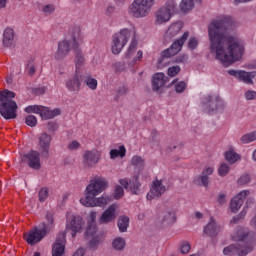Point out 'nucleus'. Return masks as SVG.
Segmentation results:
<instances>
[{"mask_svg": "<svg viewBox=\"0 0 256 256\" xmlns=\"http://www.w3.org/2000/svg\"><path fill=\"white\" fill-rule=\"evenodd\" d=\"M233 27H235V21L230 16H219L208 26L210 52L215 53L216 59L223 65H233L245 53V47L239 40L225 35V31Z\"/></svg>", "mask_w": 256, "mask_h": 256, "instance_id": "f257e3e1", "label": "nucleus"}, {"mask_svg": "<svg viewBox=\"0 0 256 256\" xmlns=\"http://www.w3.org/2000/svg\"><path fill=\"white\" fill-rule=\"evenodd\" d=\"M232 241H236L237 244H231L223 249V255L227 256H247L252 253L254 249L253 239L251 238V232L244 228H238L232 235Z\"/></svg>", "mask_w": 256, "mask_h": 256, "instance_id": "f03ea898", "label": "nucleus"}, {"mask_svg": "<svg viewBox=\"0 0 256 256\" xmlns=\"http://www.w3.org/2000/svg\"><path fill=\"white\" fill-rule=\"evenodd\" d=\"M83 225H85V222L80 216H72L68 218L66 222V230L58 234L56 242L52 246V256H63L65 253V243H67V240H65L66 233L71 231V236L75 238L77 233L83 231Z\"/></svg>", "mask_w": 256, "mask_h": 256, "instance_id": "7ed1b4c3", "label": "nucleus"}, {"mask_svg": "<svg viewBox=\"0 0 256 256\" xmlns=\"http://www.w3.org/2000/svg\"><path fill=\"white\" fill-rule=\"evenodd\" d=\"M55 218L53 214L48 212L46 214V222L39 224V226H35L33 229L29 231V233L24 234V239L28 245H37L40 243L48 233L53 231V227L55 226Z\"/></svg>", "mask_w": 256, "mask_h": 256, "instance_id": "20e7f679", "label": "nucleus"}, {"mask_svg": "<svg viewBox=\"0 0 256 256\" xmlns=\"http://www.w3.org/2000/svg\"><path fill=\"white\" fill-rule=\"evenodd\" d=\"M15 94L9 90L0 92V115L6 120L17 119V102L13 101Z\"/></svg>", "mask_w": 256, "mask_h": 256, "instance_id": "39448f33", "label": "nucleus"}, {"mask_svg": "<svg viewBox=\"0 0 256 256\" xmlns=\"http://www.w3.org/2000/svg\"><path fill=\"white\" fill-rule=\"evenodd\" d=\"M155 0H134L128 8V13L135 19H143L151 13Z\"/></svg>", "mask_w": 256, "mask_h": 256, "instance_id": "423d86ee", "label": "nucleus"}, {"mask_svg": "<svg viewBox=\"0 0 256 256\" xmlns=\"http://www.w3.org/2000/svg\"><path fill=\"white\" fill-rule=\"evenodd\" d=\"M108 183L104 178H96L91 180L90 184L86 187V196L85 198L80 199V203H85L90 199H95L97 195L103 193L108 187Z\"/></svg>", "mask_w": 256, "mask_h": 256, "instance_id": "0eeeda50", "label": "nucleus"}, {"mask_svg": "<svg viewBox=\"0 0 256 256\" xmlns=\"http://www.w3.org/2000/svg\"><path fill=\"white\" fill-rule=\"evenodd\" d=\"M202 105L206 113H217V111H223L225 109V101L217 94L204 96Z\"/></svg>", "mask_w": 256, "mask_h": 256, "instance_id": "6e6552de", "label": "nucleus"}, {"mask_svg": "<svg viewBox=\"0 0 256 256\" xmlns=\"http://www.w3.org/2000/svg\"><path fill=\"white\" fill-rule=\"evenodd\" d=\"M129 39H131V32L129 29H122L120 32L115 33L112 36L111 49L113 55H119L123 51V47L127 45Z\"/></svg>", "mask_w": 256, "mask_h": 256, "instance_id": "1a4fd4ad", "label": "nucleus"}, {"mask_svg": "<svg viewBox=\"0 0 256 256\" xmlns=\"http://www.w3.org/2000/svg\"><path fill=\"white\" fill-rule=\"evenodd\" d=\"M82 163L86 169L95 167L101 161V152L97 149L86 150L82 155Z\"/></svg>", "mask_w": 256, "mask_h": 256, "instance_id": "9d476101", "label": "nucleus"}, {"mask_svg": "<svg viewBox=\"0 0 256 256\" xmlns=\"http://www.w3.org/2000/svg\"><path fill=\"white\" fill-rule=\"evenodd\" d=\"M22 161L27 163L31 169H41V154L38 151L31 150L22 156Z\"/></svg>", "mask_w": 256, "mask_h": 256, "instance_id": "9b49d317", "label": "nucleus"}, {"mask_svg": "<svg viewBox=\"0 0 256 256\" xmlns=\"http://www.w3.org/2000/svg\"><path fill=\"white\" fill-rule=\"evenodd\" d=\"M71 49H75L71 40L60 41L58 43V49L54 54V59H56V61H63V59L71 53Z\"/></svg>", "mask_w": 256, "mask_h": 256, "instance_id": "f8f14e48", "label": "nucleus"}, {"mask_svg": "<svg viewBox=\"0 0 256 256\" xmlns=\"http://www.w3.org/2000/svg\"><path fill=\"white\" fill-rule=\"evenodd\" d=\"M119 183L124 189H130L132 195H139L141 193V182H139V175L133 176L130 180L123 178Z\"/></svg>", "mask_w": 256, "mask_h": 256, "instance_id": "ddd939ff", "label": "nucleus"}, {"mask_svg": "<svg viewBox=\"0 0 256 256\" xmlns=\"http://www.w3.org/2000/svg\"><path fill=\"white\" fill-rule=\"evenodd\" d=\"M83 81V74L81 71L76 70L74 76L66 81V88L72 93H79L81 91V82Z\"/></svg>", "mask_w": 256, "mask_h": 256, "instance_id": "4468645a", "label": "nucleus"}, {"mask_svg": "<svg viewBox=\"0 0 256 256\" xmlns=\"http://www.w3.org/2000/svg\"><path fill=\"white\" fill-rule=\"evenodd\" d=\"M228 73L232 77H237L239 81H243V83H246V85H253V79L256 77V72H247L243 70H229Z\"/></svg>", "mask_w": 256, "mask_h": 256, "instance_id": "2eb2a0df", "label": "nucleus"}, {"mask_svg": "<svg viewBox=\"0 0 256 256\" xmlns=\"http://www.w3.org/2000/svg\"><path fill=\"white\" fill-rule=\"evenodd\" d=\"M251 192L249 190L241 191L237 196L232 198L230 202V209L232 213H237L241 207H243V203H245V199L250 195Z\"/></svg>", "mask_w": 256, "mask_h": 256, "instance_id": "dca6fc26", "label": "nucleus"}, {"mask_svg": "<svg viewBox=\"0 0 256 256\" xmlns=\"http://www.w3.org/2000/svg\"><path fill=\"white\" fill-rule=\"evenodd\" d=\"M203 231L208 237H217L223 231V226L215 218L211 217Z\"/></svg>", "mask_w": 256, "mask_h": 256, "instance_id": "f3484780", "label": "nucleus"}, {"mask_svg": "<svg viewBox=\"0 0 256 256\" xmlns=\"http://www.w3.org/2000/svg\"><path fill=\"white\" fill-rule=\"evenodd\" d=\"M165 191L166 188L163 185V182L161 180H156L154 181L153 186L146 197L148 201H151V199H159V197H161V195H163Z\"/></svg>", "mask_w": 256, "mask_h": 256, "instance_id": "a211bd4d", "label": "nucleus"}, {"mask_svg": "<svg viewBox=\"0 0 256 256\" xmlns=\"http://www.w3.org/2000/svg\"><path fill=\"white\" fill-rule=\"evenodd\" d=\"M117 205L112 204L110 205L101 215L100 223L105 225L107 223H112L114 219H117Z\"/></svg>", "mask_w": 256, "mask_h": 256, "instance_id": "6ab92c4d", "label": "nucleus"}, {"mask_svg": "<svg viewBox=\"0 0 256 256\" xmlns=\"http://www.w3.org/2000/svg\"><path fill=\"white\" fill-rule=\"evenodd\" d=\"M39 147L42 157H49V149L51 147V135L47 133L41 134L39 137Z\"/></svg>", "mask_w": 256, "mask_h": 256, "instance_id": "aec40b11", "label": "nucleus"}, {"mask_svg": "<svg viewBox=\"0 0 256 256\" xmlns=\"http://www.w3.org/2000/svg\"><path fill=\"white\" fill-rule=\"evenodd\" d=\"M107 203H111V198L102 196L100 198H90V200H86V202H82L81 204L84 205V207H105Z\"/></svg>", "mask_w": 256, "mask_h": 256, "instance_id": "412c9836", "label": "nucleus"}, {"mask_svg": "<svg viewBox=\"0 0 256 256\" xmlns=\"http://www.w3.org/2000/svg\"><path fill=\"white\" fill-rule=\"evenodd\" d=\"M38 115H40V117L45 120L55 119V117H57V115H61V110L59 108H56L54 110H49L45 106H40Z\"/></svg>", "mask_w": 256, "mask_h": 256, "instance_id": "4be33fe9", "label": "nucleus"}, {"mask_svg": "<svg viewBox=\"0 0 256 256\" xmlns=\"http://www.w3.org/2000/svg\"><path fill=\"white\" fill-rule=\"evenodd\" d=\"M4 47H15V31L11 28H6L3 33Z\"/></svg>", "mask_w": 256, "mask_h": 256, "instance_id": "5701e85b", "label": "nucleus"}, {"mask_svg": "<svg viewBox=\"0 0 256 256\" xmlns=\"http://www.w3.org/2000/svg\"><path fill=\"white\" fill-rule=\"evenodd\" d=\"M167 83V76L164 73H156L152 78L153 91H159Z\"/></svg>", "mask_w": 256, "mask_h": 256, "instance_id": "b1692460", "label": "nucleus"}, {"mask_svg": "<svg viewBox=\"0 0 256 256\" xmlns=\"http://www.w3.org/2000/svg\"><path fill=\"white\" fill-rule=\"evenodd\" d=\"M156 23L157 25H162V23H167L170 21L172 14H170L167 9L161 7L159 10L156 11Z\"/></svg>", "mask_w": 256, "mask_h": 256, "instance_id": "393cba45", "label": "nucleus"}, {"mask_svg": "<svg viewBox=\"0 0 256 256\" xmlns=\"http://www.w3.org/2000/svg\"><path fill=\"white\" fill-rule=\"evenodd\" d=\"M189 39V32H185L178 40H176L170 47L171 51L177 55L179 51L183 48V45H185V41Z\"/></svg>", "mask_w": 256, "mask_h": 256, "instance_id": "a878e982", "label": "nucleus"}, {"mask_svg": "<svg viewBox=\"0 0 256 256\" xmlns=\"http://www.w3.org/2000/svg\"><path fill=\"white\" fill-rule=\"evenodd\" d=\"M69 35L73 42V48L79 47L77 40L81 39V27L73 25L69 28Z\"/></svg>", "mask_w": 256, "mask_h": 256, "instance_id": "bb28decb", "label": "nucleus"}, {"mask_svg": "<svg viewBox=\"0 0 256 256\" xmlns=\"http://www.w3.org/2000/svg\"><path fill=\"white\" fill-rule=\"evenodd\" d=\"M161 223H166V225H173L177 221V214L175 211H165L160 216Z\"/></svg>", "mask_w": 256, "mask_h": 256, "instance_id": "cd10ccee", "label": "nucleus"}, {"mask_svg": "<svg viewBox=\"0 0 256 256\" xmlns=\"http://www.w3.org/2000/svg\"><path fill=\"white\" fill-rule=\"evenodd\" d=\"M75 52V65H76V71H81V67L85 65V56H83V52L79 49V46L74 48Z\"/></svg>", "mask_w": 256, "mask_h": 256, "instance_id": "c85d7f7f", "label": "nucleus"}, {"mask_svg": "<svg viewBox=\"0 0 256 256\" xmlns=\"http://www.w3.org/2000/svg\"><path fill=\"white\" fill-rule=\"evenodd\" d=\"M126 246L127 242L123 237H117L112 241V247L115 251H125Z\"/></svg>", "mask_w": 256, "mask_h": 256, "instance_id": "c756f323", "label": "nucleus"}, {"mask_svg": "<svg viewBox=\"0 0 256 256\" xmlns=\"http://www.w3.org/2000/svg\"><path fill=\"white\" fill-rule=\"evenodd\" d=\"M117 225L120 233H127V229H129V217L120 216Z\"/></svg>", "mask_w": 256, "mask_h": 256, "instance_id": "7c9ffc66", "label": "nucleus"}, {"mask_svg": "<svg viewBox=\"0 0 256 256\" xmlns=\"http://www.w3.org/2000/svg\"><path fill=\"white\" fill-rule=\"evenodd\" d=\"M130 163L133 165V167H136V169H139L140 171L145 169V159H143L141 156H133Z\"/></svg>", "mask_w": 256, "mask_h": 256, "instance_id": "2f4dec72", "label": "nucleus"}, {"mask_svg": "<svg viewBox=\"0 0 256 256\" xmlns=\"http://www.w3.org/2000/svg\"><path fill=\"white\" fill-rule=\"evenodd\" d=\"M225 159L228 163L233 165V163H237V161L241 159V156H239L235 151L229 150L225 153Z\"/></svg>", "mask_w": 256, "mask_h": 256, "instance_id": "473e14b6", "label": "nucleus"}, {"mask_svg": "<svg viewBox=\"0 0 256 256\" xmlns=\"http://www.w3.org/2000/svg\"><path fill=\"white\" fill-rule=\"evenodd\" d=\"M253 141H256V131L244 134L240 138V142L242 145L253 143Z\"/></svg>", "mask_w": 256, "mask_h": 256, "instance_id": "72a5a7b5", "label": "nucleus"}, {"mask_svg": "<svg viewBox=\"0 0 256 256\" xmlns=\"http://www.w3.org/2000/svg\"><path fill=\"white\" fill-rule=\"evenodd\" d=\"M89 89L92 91H95L97 89V79L91 77V76H83L82 80Z\"/></svg>", "mask_w": 256, "mask_h": 256, "instance_id": "f704fd0d", "label": "nucleus"}, {"mask_svg": "<svg viewBox=\"0 0 256 256\" xmlns=\"http://www.w3.org/2000/svg\"><path fill=\"white\" fill-rule=\"evenodd\" d=\"M181 29H183V25L181 23H175L172 24L167 31V35H169L170 37H175V35H177Z\"/></svg>", "mask_w": 256, "mask_h": 256, "instance_id": "c9c22d12", "label": "nucleus"}, {"mask_svg": "<svg viewBox=\"0 0 256 256\" xmlns=\"http://www.w3.org/2000/svg\"><path fill=\"white\" fill-rule=\"evenodd\" d=\"M163 8L166 9L170 15H175V13H177V2H175V0H168Z\"/></svg>", "mask_w": 256, "mask_h": 256, "instance_id": "e433bc0d", "label": "nucleus"}, {"mask_svg": "<svg viewBox=\"0 0 256 256\" xmlns=\"http://www.w3.org/2000/svg\"><path fill=\"white\" fill-rule=\"evenodd\" d=\"M125 153H127V150L125 149V146H120L119 150L112 149L110 151V158L111 159H117V157H125Z\"/></svg>", "mask_w": 256, "mask_h": 256, "instance_id": "4c0bfd02", "label": "nucleus"}, {"mask_svg": "<svg viewBox=\"0 0 256 256\" xmlns=\"http://www.w3.org/2000/svg\"><path fill=\"white\" fill-rule=\"evenodd\" d=\"M137 39L135 37L132 38L131 44L126 52V57L127 59H131V57H133V55H135V51H137Z\"/></svg>", "mask_w": 256, "mask_h": 256, "instance_id": "58836bf2", "label": "nucleus"}, {"mask_svg": "<svg viewBox=\"0 0 256 256\" xmlns=\"http://www.w3.org/2000/svg\"><path fill=\"white\" fill-rule=\"evenodd\" d=\"M174 55H176L171 48H168L164 51H162L161 53V58L158 60L159 65L163 64V61H165V59H169L171 57H173Z\"/></svg>", "mask_w": 256, "mask_h": 256, "instance_id": "ea45409f", "label": "nucleus"}, {"mask_svg": "<svg viewBox=\"0 0 256 256\" xmlns=\"http://www.w3.org/2000/svg\"><path fill=\"white\" fill-rule=\"evenodd\" d=\"M180 7L185 13L187 11H191V9L195 7V4L193 3V0H182Z\"/></svg>", "mask_w": 256, "mask_h": 256, "instance_id": "a19ab883", "label": "nucleus"}, {"mask_svg": "<svg viewBox=\"0 0 256 256\" xmlns=\"http://www.w3.org/2000/svg\"><path fill=\"white\" fill-rule=\"evenodd\" d=\"M189 251H191V243L188 241H182L180 243V253H182V255H187Z\"/></svg>", "mask_w": 256, "mask_h": 256, "instance_id": "79ce46f5", "label": "nucleus"}, {"mask_svg": "<svg viewBox=\"0 0 256 256\" xmlns=\"http://www.w3.org/2000/svg\"><path fill=\"white\" fill-rule=\"evenodd\" d=\"M97 233V224L95 222H90V224L87 227L86 235L87 237H93Z\"/></svg>", "mask_w": 256, "mask_h": 256, "instance_id": "37998d69", "label": "nucleus"}, {"mask_svg": "<svg viewBox=\"0 0 256 256\" xmlns=\"http://www.w3.org/2000/svg\"><path fill=\"white\" fill-rule=\"evenodd\" d=\"M247 208L244 207L243 211H241L237 216H234L230 223L233 225L235 223H239L241 219H245V216L247 215Z\"/></svg>", "mask_w": 256, "mask_h": 256, "instance_id": "c03bdc74", "label": "nucleus"}, {"mask_svg": "<svg viewBox=\"0 0 256 256\" xmlns=\"http://www.w3.org/2000/svg\"><path fill=\"white\" fill-rule=\"evenodd\" d=\"M40 203H43L47 200V197H49V189L47 188H41L38 194Z\"/></svg>", "mask_w": 256, "mask_h": 256, "instance_id": "a18cd8bd", "label": "nucleus"}, {"mask_svg": "<svg viewBox=\"0 0 256 256\" xmlns=\"http://www.w3.org/2000/svg\"><path fill=\"white\" fill-rule=\"evenodd\" d=\"M218 175H220V177H227V175H229V166L225 163L221 164L218 169Z\"/></svg>", "mask_w": 256, "mask_h": 256, "instance_id": "49530a36", "label": "nucleus"}, {"mask_svg": "<svg viewBox=\"0 0 256 256\" xmlns=\"http://www.w3.org/2000/svg\"><path fill=\"white\" fill-rule=\"evenodd\" d=\"M125 195V190L122 186L117 185L114 190V199H121Z\"/></svg>", "mask_w": 256, "mask_h": 256, "instance_id": "de8ad7c7", "label": "nucleus"}, {"mask_svg": "<svg viewBox=\"0 0 256 256\" xmlns=\"http://www.w3.org/2000/svg\"><path fill=\"white\" fill-rule=\"evenodd\" d=\"M187 89V83L185 81H180L175 84L176 93H183Z\"/></svg>", "mask_w": 256, "mask_h": 256, "instance_id": "09e8293b", "label": "nucleus"}, {"mask_svg": "<svg viewBox=\"0 0 256 256\" xmlns=\"http://www.w3.org/2000/svg\"><path fill=\"white\" fill-rule=\"evenodd\" d=\"M25 123L29 127H35V125H37V117H35L34 115H29L26 117Z\"/></svg>", "mask_w": 256, "mask_h": 256, "instance_id": "8fccbe9b", "label": "nucleus"}, {"mask_svg": "<svg viewBox=\"0 0 256 256\" xmlns=\"http://www.w3.org/2000/svg\"><path fill=\"white\" fill-rule=\"evenodd\" d=\"M244 97L247 101H253L256 100V91L254 90H248L245 92Z\"/></svg>", "mask_w": 256, "mask_h": 256, "instance_id": "3c124183", "label": "nucleus"}, {"mask_svg": "<svg viewBox=\"0 0 256 256\" xmlns=\"http://www.w3.org/2000/svg\"><path fill=\"white\" fill-rule=\"evenodd\" d=\"M250 181L251 176H249L248 174H244L238 179V185H247V183H249Z\"/></svg>", "mask_w": 256, "mask_h": 256, "instance_id": "603ef678", "label": "nucleus"}, {"mask_svg": "<svg viewBox=\"0 0 256 256\" xmlns=\"http://www.w3.org/2000/svg\"><path fill=\"white\" fill-rule=\"evenodd\" d=\"M181 71V67L173 66L168 69L169 77H175Z\"/></svg>", "mask_w": 256, "mask_h": 256, "instance_id": "864d4df0", "label": "nucleus"}, {"mask_svg": "<svg viewBox=\"0 0 256 256\" xmlns=\"http://www.w3.org/2000/svg\"><path fill=\"white\" fill-rule=\"evenodd\" d=\"M39 109H41L40 105H33V106H28L25 108L26 113H37L39 114Z\"/></svg>", "mask_w": 256, "mask_h": 256, "instance_id": "5fc2aeb1", "label": "nucleus"}, {"mask_svg": "<svg viewBox=\"0 0 256 256\" xmlns=\"http://www.w3.org/2000/svg\"><path fill=\"white\" fill-rule=\"evenodd\" d=\"M199 185H202L203 187H207L209 185V176H205L202 174L199 179Z\"/></svg>", "mask_w": 256, "mask_h": 256, "instance_id": "6e6d98bb", "label": "nucleus"}, {"mask_svg": "<svg viewBox=\"0 0 256 256\" xmlns=\"http://www.w3.org/2000/svg\"><path fill=\"white\" fill-rule=\"evenodd\" d=\"M45 91H47V87L45 86H40L32 89V93L34 95H44Z\"/></svg>", "mask_w": 256, "mask_h": 256, "instance_id": "4d7b16f0", "label": "nucleus"}, {"mask_svg": "<svg viewBox=\"0 0 256 256\" xmlns=\"http://www.w3.org/2000/svg\"><path fill=\"white\" fill-rule=\"evenodd\" d=\"M79 147H81V144L76 140H73L72 142H70L68 144V149L70 151H77V149H79Z\"/></svg>", "mask_w": 256, "mask_h": 256, "instance_id": "13d9d810", "label": "nucleus"}, {"mask_svg": "<svg viewBox=\"0 0 256 256\" xmlns=\"http://www.w3.org/2000/svg\"><path fill=\"white\" fill-rule=\"evenodd\" d=\"M199 45V42L195 37H191L188 41V47L189 49H197V46Z\"/></svg>", "mask_w": 256, "mask_h": 256, "instance_id": "bf43d9fd", "label": "nucleus"}, {"mask_svg": "<svg viewBox=\"0 0 256 256\" xmlns=\"http://www.w3.org/2000/svg\"><path fill=\"white\" fill-rule=\"evenodd\" d=\"M89 247L90 249H97V247H99V238L98 237L92 238L89 242Z\"/></svg>", "mask_w": 256, "mask_h": 256, "instance_id": "052dcab7", "label": "nucleus"}, {"mask_svg": "<svg viewBox=\"0 0 256 256\" xmlns=\"http://www.w3.org/2000/svg\"><path fill=\"white\" fill-rule=\"evenodd\" d=\"M53 11H55V6L49 4V5H46L44 6L43 8V12L46 14V15H51V13H53Z\"/></svg>", "mask_w": 256, "mask_h": 256, "instance_id": "680f3d73", "label": "nucleus"}, {"mask_svg": "<svg viewBox=\"0 0 256 256\" xmlns=\"http://www.w3.org/2000/svg\"><path fill=\"white\" fill-rule=\"evenodd\" d=\"M215 171V168L214 167H208V168H205L203 171H202V175L206 176V177H209V175H213V172Z\"/></svg>", "mask_w": 256, "mask_h": 256, "instance_id": "e2e57ef3", "label": "nucleus"}, {"mask_svg": "<svg viewBox=\"0 0 256 256\" xmlns=\"http://www.w3.org/2000/svg\"><path fill=\"white\" fill-rule=\"evenodd\" d=\"M187 59H189V57L183 54L176 58L175 63H186Z\"/></svg>", "mask_w": 256, "mask_h": 256, "instance_id": "0e129e2a", "label": "nucleus"}, {"mask_svg": "<svg viewBox=\"0 0 256 256\" xmlns=\"http://www.w3.org/2000/svg\"><path fill=\"white\" fill-rule=\"evenodd\" d=\"M47 127L48 131H57V129H59V125H57L55 122H49Z\"/></svg>", "mask_w": 256, "mask_h": 256, "instance_id": "69168bd1", "label": "nucleus"}, {"mask_svg": "<svg viewBox=\"0 0 256 256\" xmlns=\"http://www.w3.org/2000/svg\"><path fill=\"white\" fill-rule=\"evenodd\" d=\"M27 68H28V74L30 75V76H33V75H35V65H33V64H28V66H27Z\"/></svg>", "mask_w": 256, "mask_h": 256, "instance_id": "338daca9", "label": "nucleus"}, {"mask_svg": "<svg viewBox=\"0 0 256 256\" xmlns=\"http://www.w3.org/2000/svg\"><path fill=\"white\" fill-rule=\"evenodd\" d=\"M225 201H226V196H225V194H220V195L218 196V203H219V205H223V204L225 203Z\"/></svg>", "mask_w": 256, "mask_h": 256, "instance_id": "774afa93", "label": "nucleus"}]
</instances>
